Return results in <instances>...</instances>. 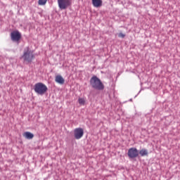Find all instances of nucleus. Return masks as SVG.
<instances>
[{"label":"nucleus","instance_id":"obj_1","mask_svg":"<svg viewBox=\"0 0 180 180\" xmlns=\"http://www.w3.org/2000/svg\"><path fill=\"white\" fill-rule=\"evenodd\" d=\"M90 84L92 88L96 90L103 91L104 89V84L96 76H94L91 77V79H90Z\"/></svg>","mask_w":180,"mask_h":180},{"label":"nucleus","instance_id":"obj_2","mask_svg":"<svg viewBox=\"0 0 180 180\" xmlns=\"http://www.w3.org/2000/svg\"><path fill=\"white\" fill-rule=\"evenodd\" d=\"M34 90L35 93L37 94L38 95L43 96L46 93L48 89L44 84L41 82H38L35 84Z\"/></svg>","mask_w":180,"mask_h":180},{"label":"nucleus","instance_id":"obj_3","mask_svg":"<svg viewBox=\"0 0 180 180\" xmlns=\"http://www.w3.org/2000/svg\"><path fill=\"white\" fill-rule=\"evenodd\" d=\"M22 58L25 62L31 63L32 62V60L34 58L33 51H31L28 47L26 48L24 51Z\"/></svg>","mask_w":180,"mask_h":180},{"label":"nucleus","instance_id":"obj_4","mask_svg":"<svg viewBox=\"0 0 180 180\" xmlns=\"http://www.w3.org/2000/svg\"><path fill=\"white\" fill-rule=\"evenodd\" d=\"M11 39L12 41L19 43L21 39V34L18 30L13 31L11 33Z\"/></svg>","mask_w":180,"mask_h":180},{"label":"nucleus","instance_id":"obj_5","mask_svg":"<svg viewBox=\"0 0 180 180\" xmlns=\"http://www.w3.org/2000/svg\"><path fill=\"white\" fill-rule=\"evenodd\" d=\"M60 9H67L71 5V0H58Z\"/></svg>","mask_w":180,"mask_h":180},{"label":"nucleus","instance_id":"obj_6","mask_svg":"<svg viewBox=\"0 0 180 180\" xmlns=\"http://www.w3.org/2000/svg\"><path fill=\"white\" fill-rule=\"evenodd\" d=\"M139 155V150L136 149V148H129L128 151V156L129 158H136Z\"/></svg>","mask_w":180,"mask_h":180},{"label":"nucleus","instance_id":"obj_7","mask_svg":"<svg viewBox=\"0 0 180 180\" xmlns=\"http://www.w3.org/2000/svg\"><path fill=\"white\" fill-rule=\"evenodd\" d=\"M74 135L75 138L77 140L82 139L84 136V129L81 127L75 129Z\"/></svg>","mask_w":180,"mask_h":180},{"label":"nucleus","instance_id":"obj_8","mask_svg":"<svg viewBox=\"0 0 180 180\" xmlns=\"http://www.w3.org/2000/svg\"><path fill=\"white\" fill-rule=\"evenodd\" d=\"M55 81L56 83L63 85L65 83V79L63 78V77L60 75H58L56 76Z\"/></svg>","mask_w":180,"mask_h":180},{"label":"nucleus","instance_id":"obj_9","mask_svg":"<svg viewBox=\"0 0 180 180\" xmlns=\"http://www.w3.org/2000/svg\"><path fill=\"white\" fill-rule=\"evenodd\" d=\"M92 4L94 8H100L102 6V0H92Z\"/></svg>","mask_w":180,"mask_h":180},{"label":"nucleus","instance_id":"obj_10","mask_svg":"<svg viewBox=\"0 0 180 180\" xmlns=\"http://www.w3.org/2000/svg\"><path fill=\"white\" fill-rule=\"evenodd\" d=\"M23 137H25L26 139H32L34 138V134L30 131H25L22 134Z\"/></svg>","mask_w":180,"mask_h":180},{"label":"nucleus","instance_id":"obj_11","mask_svg":"<svg viewBox=\"0 0 180 180\" xmlns=\"http://www.w3.org/2000/svg\"><path fill=\"white\" fill-rule=\"evenodd\" d=\"M139 154H140L141 157L148 156V151L147 149L143 148L139 151Z\"/></svg>","mask_w":180,"mask_h":180},{"label":"nucleus","instance_id":"obj_12","mask_svg":"<svg viewBox=\"0 0 180 180\" xmlns=\"http://www.w3.org/2000/svg\"><path fill=\"white\" fill-rule=\"evenodd\" d=\"M85 99L84 98H79L78 103L80 105H85Z\"/></svg>","mask_w":180,"mask_h":180},{"label":"nucleus","instance_id":"obj_13","mask_svg":"<svg viewBox=\"0 0 180 180\" xmlns=\"http://www.w3.org/2000/svg\"><path fill=\"white\" fill-rule=\"evenodd\" d=\"M47 2V0H39L38 4L39 5L43 6V5H46Z\"/></svg>","mask_w":180,"mask_h":180},{"label":"nucleus","instance_id":"obj_14","mask_svg":"<svg viewBox=\"0 0 180 180\" xmlns=\"http://www.w3.org/2000/svg\"><path fill=\"white\" fill-rule=\"evenodd\" d=\"M118 37L120 38L124 39L125 37V34L121 32V33L119 34Z\"/></svg>","mask_w":180,"mask_h":180}]
</instances>
